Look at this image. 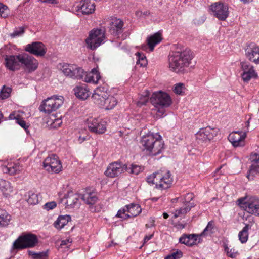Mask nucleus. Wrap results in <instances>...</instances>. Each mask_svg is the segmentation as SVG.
<instances>
[{
    "label": "nucleus",
    "mask_w": 259,
    "mask_h": 259,
    "mask_svg": "<svg viewBox=\"0 0 259 259\" xmlns=\"http://www.w3.org/2000/svg\"><path fill=\"white\" fill-rule=\"evenodd\" d=\"M140 144L144 150L151 156L161 153L164 148V142L158 133L148 132L141 137Z\"/></svg>",
    "instance_id": "f257e3e1"
},
{
    "label": "nucleus",
    "mask_w": 259,
    "mask_h": 259,
    "mask_svg": "<svg viewBox=\"0 0 259 259\" xmlns=\"http://www.w3.org/2000/svg\"><path fill=\"white\" fill-rule=\"evenodd\" d=\"M127 165L121 162H115L110 163L107 167L105 175L110 178H115L126 171Z\"/></svg>",
    "instance_id": "dca6fc26"
},
{
    "label": "nucleus",
    "mask_w": 259,
    "mask_h": 259,
    "mask_svg": "<svg viewBox=\"0 0 259 259\" xmlns=\"http://www.w3.org/2000/svg\"><path fill=\"white\" fill-rule=\"evenodd\" d=\"M186 88L184 84L182 83H178L175 85L174 88V92L178 95H183L185 92Z\"/></svg>",
    "instance_id": "a18cd8bd"
},
{
    "label": "nucleus",
    "mask_w": 259,
    "mask_h": 259,
    "mask_svg": "<svg viewBox=\"0 0 259 259\" xmlns=\"http://www.w3.org/2000/svg\"><path fill=\"white\" fill-rule=\"evenodd\" d=\"M43 166L49 172H59L62 168V165L58 156L56 155H51L48 156L44 161Z\"/></svg>",
    "instance_id": "f8f14e48"
},
{
    "label": "nucleus",
    "mask_w": 259,
    "mask_h": 259,
    "mask_svg": "<svg viewBox=\"0 0 259 259\" xmlns=\"http://www.w3.org/2000/svg\"><path fill=\"white\" fill-rule=\"evenodd\" d=\"M150 100L155 110H157V115L160 117L164 114L165 108L170 106L172 103L170 96L161 91L153 93Z\"/></svg>",
    "instance_id": "20e7f679"
},
{
    "label": "nucleus",
    "mask_w": 259,
    "mask_h": 259,
    "mask_svg": "<svg viewBox=\"0 0 259 259\" xmlns=\"http://www.w3.org/2000/svg\"><path fill=\"white\" fill-rule=\"evenodd\" d=\"M21 54L7 56L5 58L7 68L12 71L19 69L21 67Z\"/></svg>",
    "instance_id": "4be33fe9"
},
{
    "label": "nucleus",
    "mask_w": 259,
    "mask_h": 259,
    "mask_svg": "<svg viewBox=\"0 0 259 259\" xmlns=\"http://www.w3.org/2000/svg\"><path fill=\"white\" fill-rule=\"evenodd\" d=\"M38 242L36 235L33 234H27L20 236L13 243L15 249H24L35 246Z\"/></svg>",
    "instance_id": "6e6552de"
},
{
    "label": "nucleus",
    "mask_w": 259,
    "mask_h": 259,
    "mask_svg": "<svg viewBox=\"0 0 259 259\" xmlns=\"http://www.w3.org/2000/svg\"><path fill=\"white\" fill-rule=\"evenodd\" d=\"M153 237V234L149 235L145 237L144 239V243H145L148 241H149L150 239L152 238Z\"/></svg>",
    "instance_id": "bf43d9fd"
},
{
    "label": "nucleus",
    "mask_w": 259,
    "mask_h": 259,
    "mask_svg": "<svg viewBox=\"0 0 259 259\" xmlns=\"http://www.w3.org/2000/svg\"><path fill=\"white\" fill-rule=\"evenodd\" d=\"M250 159L252 163L259 164V154L257 153H252L250 156Z\"/></svg>",
    "instance_id": "864d4df0"
},
{
    "label": "nucleus",
    "mask_w": 259,
    "mask_h": 259,
    "mask_svg": "<svg viewBox=\"0 0 259 259\" xmlns=\"http://www.w3.org/2000/svg\"><path fill=\"white\" fill-rule=\"evenodd\" d=\"M9 118L11 120H15L16 123L18 124L25 130H26L29 126L26 124V122L21 118L20 113L18 112H14L10 114Z\"/></svg>",
    "instance_id": "473e14b6"
},
{
    "label": "nucleus",
    "mask_w": 259,
    "mask_h": 259,
    "mask_svg": "<svg viewBox=\"0 0 259 259\" xmlns=\"http://www.w3.org/2000/svg\"><path fill=\"white\" fill-rule=\"evenodd\" d=\"M165 259H175V257H174L171 254L168 255L165 257Z\"/></svg>",
    "instance_id": "680f3d73"
},
{
    "label": "nucleus",
    "mask_w": 259,
    "mask_h": 259,
    "mask_svg": "<svg viewBox=\"0 0 259 259\" xmlns=\"http://www.w3.org/2000/svg\"><path fill=\"white\" fill-rule=\"evenodd\" d=\"M84 77H83V80L88 83H92L97 84L101 79V75L97 68H93L92 71L89 73L84 72Z\"/></svg>",
    "instance_id": "bb28decb"
},
{
    "label": "nucleus",
    "mask_w": 259,
    "mask_h": 259,
    "mask_svg": "<svg viewBox=\"0 0 259 259\" xmlns=\"http://www.w3.org/2000/svg\"><path fill=\"white\" fill-rule=\"evenodd\" d=\"M259 177V164L252 163L247 175L249 180H253L255 178Z\"/></svg>",
    "instance_id": "f704fd0d"
},
{
    "label": "nucleus",
    "mask_w": 259,
    "mask_h": 259,
    "mask_svg": "<svg viewBox=\"0 0 259 259\" xmlns=\"http://www.w3.org/2000/svg\"><path fill=\"white\" fill-rule=\"evenodd\" d=\"M141 211L142 208L139 204H131L119 209L116 217L125 220L131 217L137 216L141 212Z\"/></svg>",
    "instance_id": "9b49d317"
},
{
    "label": "nucleus",
    "mask_w": 259,
    "mask_h": 259,
    "mask_svg": "<svg viewBox=\"0 0 259 259\" xmlns=\"http://www.w3.org/2000/svg\"><path fill=\"white\" fill-rule=\"evenodd\" d=\"M174 257H175V259H179L183 256V253L180 250H177L170 253Z\"/></svg>",
    "instance_id": "5fc2aeb1"
},
{
    "label": "nucleus",
    "mask_w": 259,
    "mask_h": 259,
    "mask_svg": "<svg viewBox=\"0 0 259 259\" xmlns=\"http://www.w3.org/2000/svg\"><path fill=\"white\" fill-rule=\"evenodd\" d=\"M38 194L32 192H29V197L27 199V202L29 204L36 205L38 203Z\"/></svg>",
    "instance_id": "37998d69"
},
{
    "label": "nucleus",
    "mask_w": 259,
    "mask_h": 259,
    "mask_svg": "<svg viewBox=\"0 0 259 259\" xmlns=\"http://www.w3.org/2000/svg\"><path fill=\"white\" fill-rule=\"evenodd\" d=\"M163 218L165 219H167L169 217L168 214L166 212H164L163 213Z\"/></svg>",
    "instance_id": "e2e57ef3"
},
{
    "label": "nucleus",
    "mask_w": 259,
    "mask_h": 259,
    "mask_svg": "<svg viewBox=\"0 0 259 259\" xmlns=\"http://www.w3.org/2000/svg\"><path fill=\"white\" fill-rule=\"evenodd\" d=\"M214 222L211 221L208 223L207 226L204 229L200 236H205L208 234H211L214 232Z\"/></svg>",
    "instance_id": "a19ab883"
},
{
    "label": "nucleus",
    "mask_w": 259,
    "mask_h": 259,
    "mask_svg": "<svg viewBox=\"0 0 259 259\" xmlns=\"http://www.w3.org/2000/svg\"><path fill=\"white\" fill-rule=\"evenodd\" d=\"M246 137L245 132L237 131L230 133L228 139L234 147H240L245 145L244 139Z\"/></svg>",
    "instance_id": "6ab92c4d"
},
{
    "label": "nucleus",
    "mask_w": 259,
    "mask_h": 259,
    "mask_svg": "<svg viewBox=\"0 0 259 259\" xmlns=\"http://www.w3.org/2000/svg\"><path fill=\"white\" fill-rule=\"evenodd\" d=\"M64 98L61 96H53L45 99L39 106L40 111L50 113L56 111L63 104Z\"/></svg>",
    "instance_id": "39448f33"
},
{
    "label": "nucleus",
    "mask_w": 259,
    "mask_h": 259,
    "mask_svg": "<svg viewBox=\"0 0 259 259\" xmlns=\"http://www.w3.org/2000/svg\"><path fill=\"white\" fill-rule=\"evenodd\" d=\"M105 39V31L101 29L92 30L85 39L87 48L94 50L104 43Z\"/></svg>",
    "instance_id": "0eeeda50"
},
{
    "label": "nucleus",
    "mask_w": 259,
    "mask_h": 259,
    "mask_svg": "<svg viewBox=\"0 0 259 259\" xmlns=\"http://www.w3.org/2000/svg\"><path fill=\"white\" fill-rule=\"evenodd\" d=\"M250 118H249L245 123V126L246 127H247V128L249 127V120H250Z\"/></svg>",
    "instance_id": "0e129e2a"
},
{
    "label": "nucleus",
    "mask_w": 259,
    "mask_h": 259,
    "mask_svg": "<svg viewBox=\"0 0 259 259\" xmlns=\"http://www.w3.org/2000/svg\"><path fill=\"white\" fill-rule=\"evenodd\" d=\"M11 91V88L3 86L0 92V100H4L8 98L10 96Z\"/></svg>",
    "instance_id": "c03bdc74"
},
{
    "label": "nucleus",
    "mask_w": 259,
    "mask_h": 259,
    "mask_svg": "<svg viewBox=\"0 0 259 259\" xmlns=\"http://www.w3.org/2000/svg\"><path fill=\"white\" fill-rule=\"evenodd\" d=\"M71 218L68 215H60L54 223V227L59 230L63 228L70 221Z\"/></svg>",
    "instance_id": "7c9ffc66"
},
{
    "label": "nucleus",
    "mask_w": 259,
    "mask_h": 259,
    "mask_svg": "<svg viewBox=\"0 0 259 259\" xmlns=\"http://www.w3.org/2000/svg\"><path fill=\"white\" fill-rule=\"evenodd\" d=\"M225 251L227 255L231 258H235L238 254V252L234 248H229L227 246L225 247Z\"/></svg>",
    "instance_id": "09e8293b"
},
{
    "label": "nucleus",
    "mask_w": 259,
    "mask_h": 259,
    "mask_svg": "<svg viewBox=\"0 0 259 259\" xmlns=\"http://www.w3.org/2000/svg\"><path fill=\"white\" fill-rule=\"evenodd\" d=\"M72 242V240L70 238L66 239L65 240H62L61 241V245H67L69 244H70Z\"/></svg>",
    "instance_id": "4d7b16f0"
},
{
    "label": "nucleus",
    "mask_w": 259,
    "mask_h": 259,
    "mask_svg": "<svg viewBox=\"0 0 259 259\" xmlns=\"http://www.w3.org/2000/svg\"><path fill=\"white\" fill-rule=\"evenodd\" d=\"M192 207L193 206L191 205L190 203H186L184 206L175 211L174 212V217L176 218L181 215L186 214L191 210Z\"/></svg>",
    "instance_id": "4c0bfd02"
},
{
    "label": "nucleus",
    "mask_w": 259,
    "mask_h": 259,
    "mask_svg": "<svg viewBox=\"0 0 259 259\" xmlns=\"http://www.w3.org/2000/svg\"><path fill=\"white\" fill-rule=\"evenodd\" d=\"M79 199H80V194H75L72 197H70L67 199V203H70V205H76Z\"/></svg>",
    "instance_id": "3c124183"
},
{
    "label": "nucleus",
    "mask_w": 259,
    "mask_h": 259,
    "mask_svg": "<svg viewBox=\"0 0 259 259\" xmlns=\"http://www.w3.org/2000/svg\"><path fill=\"white\" fill-rule=\"evenodd\" d=\"M240 2H241L242 3L244 4H249L251 2H252L253 0H239Z\"/></svg>",
    "instance_id": "052dcab7"
},
{
    "label": "nucleus",
    "mask_w": 259,
    "mask_h": 259,
    "mask_svg": "<svg viewBox=\"0 0 259 259\" xmlns=\"http://www.w3.org/2000/svg\"><path fill=\"white\" fill-rule=\"evenodd\" d=\"M80 199L88 205H94L97 201L98 198L95 192L89 189L84 190L80 193Z\"/></svg>",
    "instance_id": "b1692460"
},
{
    "label": "nucleus",
    "mask_w": 259,
    "mask_h": 259,
    "mask_svg": "<svg viewBox=\"0 0 259 259\" xmlns=\"http://www.w3.org/2000/svg\"><path fill=\"white\" fill-rule=\"evenodd\" d=\"M28 254L31 256L32 259H47L48 251H45L36 253L34 251L28 250Z\"/></svg>",
    "instance_id": "58836bf2"
},
{
    "label": "nucleus",
    "mask_w": 259,
    "mask_h": 259,
    "mask_svg": "<svg viewBox=\"0 0 259 259\" xmlns=\"http://www.w3.org/2000/svg\"><path fill=\"white\" fill-rule=\"evenodd\" d=\"M199 236L196 234H184L179 238V242L191 246L199 243L197 239Z\"/></svg>",
    "instance_id": "cd10ccee"
},
{
    "label": "nucleus",
    "mask_w": 259,
    "mask_h": 259,
    "mask_svg": "<svg viewBox=\"0 0 259 259\" xmlns=\"http://www.w3.org/2000/svg\"><path fill=\"white\" fill-rule=\"evenodd\" d=\"M117 103V100L112 96L108 95L107 98L100 104L98 106L106 110H110L113 109Z\"/></svg>",
    "instance_id": "c756f323"
},
{
    "label": "nucleus",
    "mask_w": 259,
    "mask_h": 259,
    "mask_svg": "<svg viewBox=\"0 0 259 259\" xmlns=\"http://www.w3.org/2000/svg\"><path fill=\"white\" fill-rule=\"evenodd\" d=\"M21 66L28 73L35 71L38 66V61L34 57L27 54H21Z\"/></svg>",
    "instance_id": "2eb2a0df"
},
{
    "label": "nucleus",
    "mask_w": 259,
    "mask_h": 259,
    "mask_svg": "<svg viewBox=\"0 0 259 259\" xmlns=\"http://www.w3.org/2000/svg\"><path fill=\"white\" fill-rule=\"evenodd\" d=\"M143 170V168L141 166L136 164H132L129 167L127 166L126 171L130 174L138 175Z\"/></svg>",
    "instance_id": "79ce46f5"
},
{
    "label": "nucleus",
    "mask_w": 259,
    "mask_h": 259,
    "mask_svg": "<svg viewBox=\"0 0 259 259\" xmlns=\"http://www.w3.org/2000/svg\"><path fill=\"white\" fill-rule=\"evenodd\" d=\"M2 170L5 174L14 175L19 172L21 166L19 163L6 161L1 164Z\"/></svg>",
    "instance_id": "5701e85b"
},
{
    "label": "nucleus",
    "mask_w": 259,
    "mask_h": 259,
    "mask_svg": "<svg viewBox=\"0 0 259 259\" xmlns=\"http://www.w3.org/2000/svg\"><path fill=\"white\" fill-rule=\"evenodd\" d=\"M153 226H154V221L153 220L152 223L150 225H149L148 224H147L146 225V227H147V228L151 227Z\"/></svg>",
    "instance_id": "69168bd1"
},
{
    "label": "nucleus",
    "mask_w": 259,
    "mask_h": 259,
    "mask_svg": "<svg viewBox=\"0 0 259 259\" xmlns=\"http://www.w3.org/2000/svg\"><path fill=\"white\" fill-rule=\"evenodd\" d=\"M57 206L56 203L55 201H51L45 204L43 206V208L47 211L52 210L55 208Z\"/></svg>",
    "instance_id": "603ef678"
},
{
    "label": "nucleus",
    "mask_w": 259,
    "mask_h": 259,
    "mask_svg": "<svg viewBox=\"0 0 259 259\" xmlns=\"http://www.w3.org/2000/svg\"><path fill=\"white\" fill-rule=\"evenodd\" d=\"M123 26V22L121 19L112 18L110 22V32L113 35H118L122 32Z\"/></svg>",
    "instance_id": "393cba45"
},
{
    "label": "nucleus",
    "mask_w": 259,
    "mask_h": 259,
    "mask_svg": "<svg viewBox=\"0 0 259 259\" xmlns=\"http://www.w3.org/2000/svg\"><path fill=\"white\" fill-rule=\"evenodd\" d=\"M86 125L90 132L99 134L104 133L107 128L106 121L99 117L88 118Z\"/></svg>",
    "instance_id": "9d476101"
},
{
    "label": "nucleus",
    "mask_w": 259,
    "mask_h": 259,
    "mask_svg": "<svg viewBox=\"0 0 259 259\" xmlns=\"http://www.w3.org/2000/svg\"><path fill=\"white\" fill-rule=\"evenodd\" d=\"M25 50L26 52L36 56H44L47 52V48L41 42H33L26 46Z\"/></svg>",
    "instance_id": "f3484780"
},
{
    "label": "nucleus",
    "mask_w": 259,
    "mask_h": 259,
    "mask_svg": "<svg viewBox=\"0 0 259 259\" xmlns=\"http://www.w3.org/2000/svg\"><path fill=\"white\" fill-rule=\"evenodd\" d=\"M212 14L219 20L224 21L228 17L229 10L227 5L221 2H215L210 6Z\"/></svg>",
    "instance_id": "ddd939ff"
},
{
    "label": "nucleus",
    "mask_w": 259,
    "mask_h": 259,
    "mask_svg": "<svg viewBox=\"0 0 259 259\" xmlns=\"http://www.w3.org/2000/svg\"><path fill=\"white\" fill-rule=\"evenodd\" d=\"M11 220V216L6 210L0 208V227L7 226Z\"/></svg>",
    "instance_id": "e433bc0d"
},
{
    "label": "nucleus",
    "mask_w": 259,
    "mask_h": 259,
    "mask_svg": "<svg viewBox=\"0 0 259 259\" xmlns=\"http://www.w3.org/2000/svg\"><path fill=\"white\" fill-rule=\"evenodd\" d=\"M42 3H46L50 4H57L58 3V0H39Z\"/></svg>",
    "instance_id": "6e6d98bb"
},
{
    "label": "nucleus",
    "mask_w": 259,
    "mask_h": 259,
    "mask_svg": "<svg viewBox=\"0 0 259 259\" xmlns=\"http://www.w3.org/2000/svg\"><path fill=\"white\" fill-rule=\"evenodd\" d=\"M58 68L65 75L72 78L82 79L84 77L83 70L75 64L60 63L58 65Z\"/></svg>",
    "instance_id": "1a4fd4ad"
},
{
    "label": "nucleus",
    "mask_w": 259,
    "mask_h": 259,
    "mask_svg": "<svg viewBox=\"0 0 259 259\" xmlns=\"http://www.w3.org/2000/svg\"><path fill=\"white\" fill-rule=\"evenodd\" d=\"M251 228V226L248 224H246L242 230L239 232L238 234V238L239 241L242 243H246L248 238V230Z\"/></svg>",
    "instance_id": "c9c22d12"
},
{
    "label": "nucleus",
    "mask_w": 259,
    "mask_h": 259,
    "mask_svg": "<svg viewBox=\"0 0 259 259\" xmlns=\"http://www.w3.org/2000/svg\"><path fill=\"white\" fill-rule=\"evenodd\" d=\"M241 67L243 71L241 76L244 81L247 82L251 78L257 76V74L253 67L248 62H241Z\"/></svg>",
    "instance_id": "aec40b11"
},
{
    "label": "nucleus",
    "mask_w": 259,
    "mask_h": 259,
    "mask_svg": "<svg viewBox=\"0 0 259 259\" xmlns=\"http://www.w3.org/2000/svg\"><path fill=\"white\" fill-rule=\"evenodd\" d=\"M24 28L23 27L16 28L14 29L13 32L10 34V36L12 38L19 37L22 36L24 33Z\"/></svg>",
    "instance_id": "de8ad7c7"
},
{
    "label": "nucleus",
    "mask_w": 259,
    "mask_h": 259,
    "mask_svg": "<svg viewBox=\"0 0 259 259\" xmlns=\"http://www.w3.org/2000/svg\"><path fill=\"white\" fill-rule=\"evenodd\" d=\"M9 9L8 7L0 3V15L3 18H6L8 16Z\"/></svg>",
    "instance_id": "8fccbe9b"
},
{
    "label": "nucleus",
    "mask_w": 259,
    "mask_h": 259,
    "mask_svg": "<svg viewBox=\"0 0 259 259\" xmlns=\"http://www.w3.org/2000/svg\"><path fill=\"white\" fill-rule=\"evenodd\" d=\"M109 93L107 92V89L105 87H99L94 91L92 96V99L94 103L99 106L104 101L106 98H107Z\"/></svg>",
    "instance_id": "412c9836"
},
{
    "label": "nucleus",
    "mask_w": 259,
    "mask_h": 259,
    "mask_svg": "<svg viewBox=\"0 0 259 259\" xmlns=\"http://www.w3.org/2000/svg\"><path fill=\"white\" fill-rule=\"evenodd\" d=\"M74 91L75 96L81 100H85L89 97L90 91L85 84L76 87Z\"/></svg>",
    "instance_id": "c85d7f7f"
},
{
    "label": "nucleus",
    "mask_w": 259,
    "mask_h": 259,
    "mask_svg": "<svg viewBox=\"0 0 259 259\" xmlns=\"http://www.w3.org/2000/svg\"><path fill=\"white\" fill-rule=\"evenodd\" d=\"M147 49V46L146 45H143L142 46V49L144 50H145Z\"/></svg>",
    "instance_id": "338daca9"
},
{
    "label": "nucleus",
    "mask_w": 259,
    "mask_h": 259,
    "mask_svg": "<svg viewBox=\"0 0 259 259\" xmlns=\"http://www.w3.org/2000/svg\"><path fill=\"white\" fill-rule=\"evenodd\" d=\"M193 58V52L189 49L172 52L169 56V67L173 71L180 72L189 65Z\"/></svg>",
    "instance_id": "f03ea898"
},
{
    "label": "nucleus",
    "mask_w": 259,
    "mask_h": 259,
    "mask_svg": "<svg viewBox=\"0 0 259 259\" xmlns=\"http://www.w3.org/2000/svg\"><path fill=\"white\" fill-rule=\"evenodd\" d=\"M77 10L80 11L83 14L92 13L95 8L94 3L90 0H81L77 6Z\"/></svg>",
    "instance_id": "a878e982"
},
{
    "label": "nucleus",
    "mask_w": 259,
    "mask_h": 259,
    "mask_svg": "<svg viewBox=\"0 0 259 259\" xmlns=\"http://www.w3.org/2000/svg\"><path fill=\"white\" fill-rule=\"evenodd\" d=\"M141 13V12H136V15L137 16H139Z\"/></svg>",
    "instance_id": "774afa93"
},
{
    "label": "nucleus",
    "mask_w": 259,
    "mask_h": 259,
    "mask_svg": "<svg viewBox=\"0 0 259 259\" xmlns=\"http://www.w3.org/2000/svg\"><path fill=\"white\" fill-rule=\"evenodd\" d=\"M0 190L3 194L7 197L12 192L13 188L10 182L4 180H0Z\"/></svg>",
    "instance_id": "72a5a7b5"
},
{
    "label": "nucleus",
    "mask_w": 259,
    "mask_h": 259,
    "mask_svg": "<svg viewBox=\"0 0 259 259\" xmlns=\"http://www.w3.org/2000/svg\"><path fill=\"white\" fill-rule=\"evenodd\" d=\"M172 179L168 170H160L147 177V182L151 185H155L159 189H165L170 187Z\"/></svg>",
    "instance_id": "7ed1b4c3"
},
{
    "label": "nucleus",
    "mask_w": 259,
    "mask_h": 259,
    "mask_svg": "<svg viewBox=\"0 0 259 259\" xmlns=\"http://www.w3.org/2000/svg\"><path fill=\"white\" fill-rule=\"evenodd\" d=\"M62 123V120L60 118H56L54 116L50 117V119L48 120L47 123L52 128H57L59 127Z\"/></svg>",
    "instance_id": "ea45409f"
},
{
    "label": "nucleus",
    "mask_w": 259,
    "mask_h": 259,
    "mask_svg": "<svg viewBox=\"0 0 259 259\" xmlns=\"http://www.w3.org/2000/svg\"><path fill=\"white\" fill-rule=\"evenodd\" d=\"M137 65H140V67H145L147 64V61L146 60V57L141 55L140 53H137Z\"/></svg>",
    "instance_id": "49530a36"
},
{
    "label": "nucleus",
    "mask_w": 259,
    "mask_h": 259,
    "mask_svg": "<svg viewBox=\"0 0 259 259\" xmlns=\"http://www.w3.org/2000/svg\"><path fill=\"white\" fill-rule=\"evenodd\" d=\"M238 205L249 214L259 216V198L250 197L238 200Z\"/></svg>",
    "instance_id": "423d86ee"
},
{
    "label": "nucleus",
    "mask_w": 259,
    "mask_h": 259,
    "mask_svg": "<svg viewBox=\"0 0 259 259\" xmlns=\"http://www.w3.org/2000/svg\"><path fill=\"white\" fill-rule=\"evenodd\" d=\"M193 197V194H192V193H188V194H187V195L186 196V198H185V200L186 201V203H189V201H190L191 200H192Z\"/></svg>",
    "instance_id": "13d9d810"
},
{
    "label": "nucleus",
    "mask_w": 259,
    "mask_h": 259,
    "mask_svg": "<svg viewBox=\"0 0 259 259\" xmlns=\"http://www.w3.org/2000/svg\"><path fill=\"white\" fill-rule=\"evenodd\" d=\"M161 40V36L158 33H155L148 37L147 42L150 51H152L155 45L159 43Z\"/></svg>",
    "instance_id": "2f4dec72"
},
{
    "label": "nucleus",
    "mask_w": 259,
    "mask_h": 259,
    "mask_svg": "<svg viewBox=\"0 0 259 259\" xmlns=\"http://www.w3.org/2000/svg\"><path fill=\"white\" fill-rule=\"evenodd\" d=\"M246 57L251 62L259 64V47L256 44L251 43L245 48Z\"/></svg>",
    "instance_id": "a211bd4d"
},
{
    "label": "nucleus",
    "mask_w": 259,
    "mask_h": 259,
    "mask_svg": "<svg viewBox=\"0 0 259 259\" xmlns=\"http://www.w3.org/2000/svg\"><path fill=\"white\" fill-rule=\"evenodd\" d=\"M217 133V129L207 126L200 129L196 134V137L199 143H207L212 140Z\"/></svg>",
    "instance_id": "4468645a"
}]
</instances>
